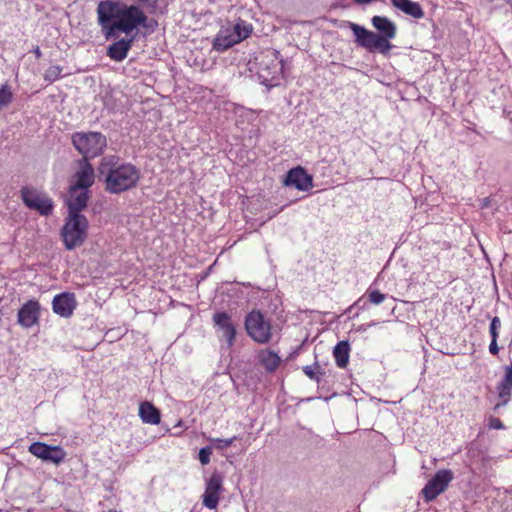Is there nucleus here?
Wrapping results in <instances>:
<instances>
[{"mask_svg": "<svg viewBox=\"0 0 512 512\" xmlns=\"http://www.w3.org/2000/svg\"><path fill=\"white\" fill-rule=\"evenodd\" d=\"M214 328L222 333L227 347L232 348L236 341L237 327L230 313L226 311H216L212 316Z\"/></svg>", "mask_w": 512, "mask_h": 512, "instance_id": "13", "label": "nucleus"}, {"mask_svg": "<svg viewBox=\"0 0 512 512\" xmlns=\"http://www.w3.org/2000/svg\"><path fill=\"white\" fill-rule=\"evenodd\" d=\"M77 307L75 294L72 292H62L54 296L52 300V310L55 314L68 318Z\"/></svg>", "mask_w": 512, "mask_h": 512, "instance_id": "17", "label": "nucleus"}, {"mask_svg": "<svg viewBox=\"0 0 512 512\" xmlns=\"http://www.w3.org/2000/svg\"><path fill=\"white\" fill-rule=\"evenodd\" d=\"M98 179L108 194L120 195L135 189L141 179V170L118 155H106L97 167Z\"/></svg>", "mask_w": 512, "mask_h": 512, "instance_id": "2", "label": "nucleus"}, {"mask_svg": "<svg viewBox=\"0 0 512 512\" xmlns=\"http://www.w3.org/2000/svg\"><path fill=\"white\" fill-rule=\"evenodd\" d=\"M31 52L35 55L36 59H40L42 57V52L39 48V46H35Z\"/></svg>", "mask_w": 512, "mask_h": 512, "instance_id": "39", "label": "nucleus"}, {"mask_svg": "<svg viewBox=\"0 0 512 512\" xmlns=\"http://www.w3.org/2000/svg\"><path fill=\"white\" fill-rule=\"evenodd\" d=\"M41 306L38 300L26 301L18 310L17 323L23 328H31L38 323Z\"/></svg>", "mask_w": 512, "mask_h": 512, "instance_id": "15", "label": "nucleus"}, {"mask_svg": "<svg viewBox=\"0 0 512 512\" xmlns=\"http://www.w3.org/2000/svg\"><path fill=\"white\" fill-rule=\"evenodd\" d=\"M491 204V200L489 197H486L484 199H482L481 201V204H480V207L483 209V208H488Z\"/></svg>", "mask_w": 512, "mask_h": 512, "instance_id": "40", "label": "nucleus"}, {"mask_svg": "<svg viewBox=\"0 0 512 512\" xmlns=\"http://www.w3.org/2000/svg\"><path fill=\"white\" fill-rule=\"evenodd\" d=\"M74 178L76 180L71 185L72 190H89L94 184V169L87 159H81L79 161V170L75 173Z\"/></svg>", "mask_w": 512, "mask_h": 512, "instance_id": "18", "label": "nucleus"}, {"mask_svg": "<svg viewBox=\"0 0 512 512\" xmlns=\"http://www.w3.org/2000/svg\"><path fill=\"white\" fill-rule=\"evenodd\" d=\"M20 198L29 210L36 211L41 216H50L54 211L53 199L42 190L33 186H22L20 191Z\"/></svg>", "mask_w": 512, "mask_h": 512, "instance_id": "7", "label": "nucleus"}, {"mask_svg": "<svg viewBox=\"0 0 512 512\" xmlns=\"http://www.w3.org/2000/svg\"><path fill=\"white\" fill-rule=\"evenodd\" d=\"M97 23L107 41L106 54L116 62L125 60L139 35L147 37L159 26L158 21L145 14L139 5L121 0H101L96 9Z\"/></svg>", "mask_w": 512, "mask_h": 512, "instance_id": "1", "label": "nucleus"}, {"mask_svg": "<svg viewBox=\"0 0 512 512\" xmlns=\"http://www.w3.org/2000/svg\"><path fill=\"white\" fill-rule=\"evenodd\" d=\"M370 326H371V324L361 325V326L359 327V330H360V331H365V330L367 329V327H370Z\"/></svg>", "mask_w": 512, "mask_h": 512, "instance_id": "41", "label": "nucleus"}, {"mask_svg": "<svg viewBox=\"0 0 512 512\" xmlns=\"http://www.w3.org/2000/svg\"><path fill=\"white\" fill-rule=\"evenodd\" d=\"M284 68V61L278 50L266 49L255 54L248 62V70L257 76L260 84L271 89L280 84Z\"/></svg>", "mask_w": 512, "mask_h": 512, "instance_id": "3", "label": "nucleus"}, {"mask_svg": "<svg viewBox=\"0 0 512 512\" xmlns=\"http://www.w3.org/2000/svg\"><path fill=\"white\" fill-rule=\"evenodd\" d=\"M497 341H498V339H491V342L489 344L488 349H489L490 354L493 356H497L500 351V347L498 346Z\"/></svg>", "mask_w": 512, "mask_h": 512, "instance_id": "37", "label": "nucleus"}, {"mask_svg": "<svg viewBox=\"0 0 512 512\" xmlns=\"http://www.w3.org/2000/svg\"><path fill=\"white\" fill-rule=\"evenodd\" d=\"M88 200L89 190H72L70 186L66 199L68 215L84 216L81 211L87 207Z\"/></svg>", "mask_w": 512, "mask_h": 512, "instance_id": "19", "label": "nucleus"}, {"mask_svg": "<svg viewBox=\"0 0 512 512\" xmlns=\"http://www.w3.org/2000/svg\"><path fill=\"white\" fill-rule=\"evenodd\" d=\"M454 479V473L450 469L438 470L421 490V495L426 503L432 502L442 494Z\"/></svg>", "mask_w": 512, "mask_h": 512, "instance_id": "8", "label": "nucleus"}, {"mask_svg": "<svg viewBox=\"0 0 512 512\" xmlns=\"http://www.w3.org/2000/svg\"><path fill=\"white\" fill-rule=\"evenodd\" d=\"M502 327L501 320L498 316L490 318L489 334L491 339H498Z\"/></svg>", "mask_w": 512, "mask_h": 512, "instance_id": "32", "label": "nucleus"}, {"mask_svg": "<svg viewBox=\"0 0 512 512\" xmlns=\"http://www.w3.org/2000/svg\"><path fill=\"white\" fill-rule=\"evenodd\" d=\"M349 28L354 35V41L357 46L364 48L370 52L378 51L383 55H387L379 42L380 37L376 32L366 29L364 26L349 22Z\"/></svg>", "mask_w": 512, "mask_h": 512, "instance_id": "9", "label": "nucleus"}, {"mask_svg": "<svg viewBox=\"0 0 512 512\" xmlns=\"http://www.w3.org/2000/svg\"><path fill=\"white\" fill-rule=\"evenodd\" d=\"M212 454V446H205L199 450L198 459L202 465H207L210 462Z\"/></svg>", "mask_w": 512, "mask_h": 512, "instance_id": "33", "label": "nucleus"}, {"mask_svg": "<svg viewBox=\"0 0 512 512\" xmlns=\"http://www.w3.org/2000/svg\"><path fill=\"white\" fill-rule=\"evenodd\" d=\"M63 68L60 65H51L44 72V80L49 83H54L55 81L61 79Z\"/></svg>", "mask_w": 512, "mask_h": 512, "instance_id": "28", "label": "nucleus"}, {"mask_svg": "<svg viewBox=\"0 0 512 512\" xmlns=\"http://www.w3.org/2000/svg\"><path fill=\"white\" fill-rule=\"evenodd\" d=\"M237 440V436H233L231 438L223 439V438H210V442L212 443V447L218 450H224L231 446Z\"/></svg>", "mask_w": 512, "mask_h": 512, "instance_id": "30", "label": "nucleus"}, {"mask_svg": "<svg viewBox=\"0 0 512 512\" xmlns=\"http://www.w3.org/2000/svg\"><path fill=\"white\" fill-rule=\"evenodd\" d=\"M365 294L368 297L370 304L373 305H379L387 298V294L382 293L378 289H374L372 286L368 287Z\"/></svg>", "mask_w": 512, "mask_h": 512, "instance_id": "29", "label": "nucleus"}, {"mask_svg": "<svg viewBox=\"0 0 512 512\" xmlns=\"http://www.w3.org/2000/svg\"><path fill=\"white\" fill-rule=\"evenodd\" d=\"M66 455L67 453L62 446L51 445L43 461L58 466L65 460Z\"/></svg>", "mask_w": 512, "mask_h": 512, "instance_id": "25", "label": "nucleus"}, {"mask_svg": "<svg viewBox=\"0 0 512 512\" xmlns=\"http://www.w3.org/2000/svg\"><path fill=\"white\" fill-rule=\"evenodd\" d=\"M370 304V302L368 301V297L366 296V294H364L363 296H361L354 304L351 308H357L358 310H365L368 308V305Z\"/></svg>", "mask_w": 512, "mask_h": 512, "instance_id": "35", "label": "nucleus"}, {"mask_svg": "<svg viewBox=\"0 0 512 512\" xmlns=\"http://www.w3.org/2000/svg\"><path fill=\"white\" fill-rule=\"evenodd\" d=\"M247 335L258 344H267L272 339V323L259 309L249 311L244 318Z\"/></svg>", "mask_w": 512, "mask_h": 512, "instance_id": "6", "label": "nucleus"}, {"mask_svg": "<svg viewBox=\"0 0 512 512\" xmlns=\"http://www.w3.org/2000/svg\"><path fill=\"white\" fill-rule=\"evenodd\" d=\"M350 343L348 340L339 341L333 348V357L339 368H346L350 357Z\"/></svg>", "mask_w": 512, "mask_h": 512, "instance_id": "22", "label": "nucleus"}, {"mask_svg": "<svg viewBox=\"0 0 512 512\" xmlns=\"http://www.w3.org/2000/svg\"><path fill=\"white\" fill-rule=\"evenodd\" d=\"M13 99V94L11 92L10 87L7 84H4L0 88V107L8 106Z\"/></svg>", "mask_w": 512, "mask_h": 512, "instance_id": "31", "label": "nucleus"}, {"mask_svg": "<svg viewBox=\"0 0 512 512\" xmlns=\"http://www.w3.org/2000/svg\"><path fill=\"white\" fill-rule=\"evenodd\" d=\"M373 27L377 30V35L380 37L379 42L382 45L386 54L392 49L393 45L390 40L394 39L397 34L396 24L386 16H373L371 19Z\"/></svg>", "mask_w": 512, "mask_h": 512, "instance_id": "12", "label": "nucleus"}, {"mask_svg": "<svg viewBox=\"0 0 512 512\" xmlns=\"http://www.w3.org/2000/svg\"><path fill=\"white\" fill-rule=\"evenodd\" d=\"M283 185L307 192L313 188V177L302 166L291 168L283 179Z\"/></svg>", "mask_w": 512, "mask_h": 512, "instance_id": "14", "label": "nucleus"}, {"mask_svg": "<svg viewBox=\"0 0 512 512\" xmlns=\"http://www.w3.org/2000/svg\"><path fill=\"white\" fill-rule=\"evenodd\" d=\"M213 267H214V264L208 266L204 271H202L201 273H198L196 275V279H197V282L200 283L202 281H204L212 272L213 270Z\"/></svg>", "mask_w": 512, "mask_h": 512, "instance_id": "36", "label": "nucleus"}, {"mask_svg": "<svg viewBox=\"0 0 512 512\" xmlns=\"http://www.w3.org/2000/svg\"><path fill=\"white\" fill-rule=\"evenodd\" d=\"M504 374L495 386L497 401L492 407L494 413L506 407L512 400V362L503 367Z\"/></svg>", "mask_w": 512, "mask_h": 512, "instance_id": "10", "label": "nucleus"}, {"mask_svg": "<svg viewBox=\"0 0 512 512\" xmlns=\"http://www.w3.org/2000/svg\"><path fill=\"white\" fill-rule=\"evenodd\" d=\"M138 415L144 424L158 425L161 422L160 410L149 401L140 403Z\"/></svg>", "mask_w": 512, "mask_h": 512, "instance_id": "20", "label": "nucleus"}, {"mask_svg": "<svg viewBox=\"0 0 512 512\" xmlns=\"http://www.w3.org/2000/svg\"><path fill=\"white\" fill-rule=\"evenodd\" d=\"M74 148L83 156L82 159L100 156L107 147V139L104 134L96 131L74 132L71 136Z\"/></svg>", "mask_w": 512, "mask_h": 512, "instance_id": "5", "label": "nucleus"}, {"mask_svg": "<svg viewBox=\"0 0 512 512\" xmlns=\"http://www.w3.org/2000/svg\"><path fill=\"white\" fill-rule=\"evenodd\" d=\"M89 222L86 216L67 215L60 230L66 250H73L84 244L88 237Z\"/></svg>", "mask_w": 512, "mask_h": 512, "instance_id": "4", "label": "nucleus"}, {"mask_svg": "<svg viewBox=\"0 0 512 512\" xmlns=\"http://www.w3.org/2000/svg\"><path fill=\"white\" fill-rule=\"evenodd\" d=\"M246 38L247 32H245L244 34H239L235 32L232 27L224 29L222 28L216 34L212 42V47L213 50L217 52H224L225 50L229 49L230 47L243 41Z\"/></svg>", "mask_w": 512, "mask_h": 512, "instance_id": "16", "label": "nucleus"}, {"mask_svg": "<svg viewBox=\"0 0 512 512\" xmlns=\"http://www.w3.org/2000/svg\"><path fill=\"white\" fill-rule=\"evenodd\" d=\"M224 477L221 472L215 470L209 479L206 480L204 494L202 495V503L208 509H216L220 495L223 492Z\"/></svg>", "mask_w": 512, "mask_h": 512, "instance_id": "11", "label": "nucleus"}, {"mask_svg": "<svg viewBox=\"0 0 512 512\" xmlns=\"http://www.w3.org/2000/svg\"><path fill=\"white\" fill-rule=\"evenodd\" d=\"M260 365L269 373L274 372L281 363V358L278 353L265 349L262 350L258 355Z\"/></svg>", "mask_w": 512, "mask_h": 512, "instance_id": "23", "label": "nucleus"}, {"mask_svg": "<svg viewBox=\"0 0 512 512\" xmlns=\"http://www.w3.org/2000/svg\"><path fill=\"white\" fill-rule=\"evenodd\" d=\"M233 30L239 34H244L245 32H247V37L250 35L251 33V29L248 28L247 26H241L240 24H236L235 26L232 27Z\"/></svg>", "mask_w": 512, "mask_h": 512, "instance_id": "38", "label": "nucleus"}, {"mask_svg": "<svg viewBox=\"0 0 512 512\" xmlns=\"http://www.w3.org/2000/svg\"><path fill=\"white\" fill-rule=\"evenodd\" d=\"M487 427L493 430L505 429L504 423L497 417L490 415L487 417Z\"/></svg>", "mask_w": 512, "mask_h": 512, "instance_id": "34", "label": "nucleus"}, {"mask_svg": "<svg viewBox=\"0 0 512 512\" xmlns=\"http://www.w3.org/2000/svg\"><path fill=\"white\" fill-rule=\"evenodd\" d=\"M142 9L145 14L150 15H165L167 13V3L165 0H143ZM141 8V6H139Z\"/></svg>", "mask_w": 512, "mask_h": 512, "instance_id": "24", "label": "nucleus"}, {"mask_svg": "<svg viewBox=\"0 0 512 512\" xmlns=\"http://www.w3.org/2000/svg\"><path fill=\"white\" fill-rule=\"evenodd\" d=\"M391 4L396 9L415 19L424 17V10L418 2L412 0H391Z\"/></svg>", "mask_w": 512, "mask_h": 512, "instance_id": "21", "label": "nucleus"}, {"mask_svg": "<svg viewBox=\"0 0 512 512\" xmlns=\"http://www.w3.org/2000/svg\"><path fill=\"white\" fill-rule=\"evenodd\" d=\"M50 444L44 442H33L28 447V451L34 455L35 457L41 459L42 461L46 457L48 450L50 448Z\"/></svg>", "mask_w": 512, "mask_h": 512, "instance_id": "27", "label": "nucleus"}, {"mask_svg": "<svg viewBox=\"0 0 512 512\" xmlns=\"http://www.w3.org/2000/svg\"><path fill=\"white\" fill-rule=\"evenodd\" d=\"M0 512H8V511H4V510L0 509Z\"/></svg>", "mask_w": 512, "mask_h": 512, "instance_id": "42", "label": "nucleus"}, {"mask_svg": "<svg viewBox=\"0 0 512 512\" xmlns=\"http://www.w3.org/2000/svg\"><path fill=\"white\" fill-rule=\"evenodd\" d=\"M304 374L312 381L321 383L322 377L325 375V371L320 368L319 363L316 361L313 365H306L302 367Z\"/></svg>", "mask_w": 512, "mask_h": 512, "instance_id": "26", "label": "nucleus"}]
</instances>
